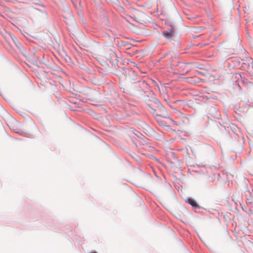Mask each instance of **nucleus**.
<instances>
[{
	"instance_id": "1",
	"label": "nucleus",
	"mask_w": 253,
	"mask_h": 253,
	"mask_svg": "<svg viewBox=\"0 0 253 253\" xmlns=\"http://www.w3.org/2000/svg\"><path fill=\"white\" fill-rule=\"evenodd\" d=\"M163 36L167 39H169L174 36V32L172 30L165 31L163 32Z\"/></svg>"
},
{
	"instance_id": "2",
	"label": "nucleus",
	"mask_w": 253,
	"mask_h": 253,
	"mask_svg": "<svg viewBox=\"0 0 253 253\" xmlns=\"http://www.w3.org/2000/svg\"><path fill=\"white\" fill-rule=\"evenodd\" d=\"M187 202L190 204L193 207L196 208L198 207V204L196 201L193 198H189L187 200Z\"/></svg>"
},
{
	"instance_id": "3",
	"label": "nucleus",
	"mask_w": 253,
	"mask_h": 253,
	"mask_svg": "<svg viewBox=\"0 0 253 253\" xmlns=\"http://www.w3.org/2000/svg\"><path fill=\"white\" fill-rule=\"evenodd\" d=\"M187 82L191 84H196L198 82L199 79L197 78H187Z\"/></svg>"
},
{
	"instance_id": "5",
	"label": "nucleus",
	"mask_w": 253,
	"mask_h": 253,
	"mask_svg": "<svg viewBox=\"0 0 253 253\" xmlns=\"http://www.w3.org/2000/svg\"><path fill=\"white\" fill-rule=\"evenodd\" d=\"M135 20H136V21H141V20H140V19H138V18H136V17H135Z\"/></svg>"
},
{
	"instance_id": "4",
	"label": "nucleus",
	"mask_w": 253,
	"mask_h": 253,
	"mask_svg": "<svg viewBox=\"0 0 253 253\" xmlns=\"http://www.w3.org/2000/svg\"><path fill=\"white\" fill-rule=\"evenodd\" d=\"M170 121L174 125H177V123L171 119H170Z\"/></svg>"
},
{
	"instance_id": "6",
	"label": "nucleus",
	"mask_w": 253,
	"mask_h": 253,
	"mask_svg": "<svg viewBox=\"0 0 253 253\" xmlns=\"http://www.w3.org/2000/svg\"><path fill=\"white\" fill-rule=\"evenodd\" d=\"M90 253H97L95 251H93V252H91Z\"/></svg>"
}]
</instances>
